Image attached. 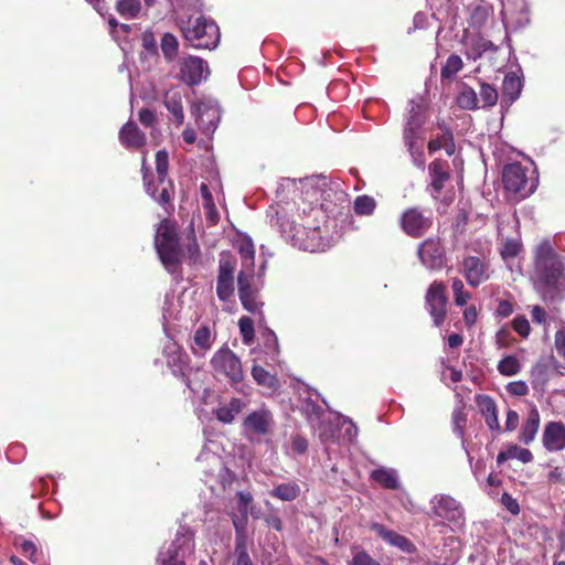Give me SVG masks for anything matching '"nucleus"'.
<instances>
[{"label": "nucleus", "mask_w": 565, "mask_h": 565, "mask_svg": "<svg viewBox=\"0 0 565 565\" xmlns=\"http://www.w3.org/2000/svg\"><path fill=\"white\" fill-rule=\"evenodd\" d=\"M531 279L545 298L565 297V257L558 255L547 241L535 248Z\"/></svg>", "instance_id": "obj_1"}, {"label": "nucleus", "mask_w": 565, "mask_h": 565, "mask_svg": "<svg viewBox=\"0 0 565 565\" xmlns=\"http://www.w3.org/2000/svg\"><path fill=\"white\" fill-rule=\"evenodd\" d=\"M179 25L184 40L193 49L214 50L220 43V28L211 18L190 17L186 21H181Z\"/></svg>", "instance_id": "obj_2"}, {"label": "nucleus", "mask_w": 565, "mask_h": 565, "mask_svg": "<svg viewBox=\"0 0 565 565\" xmlns=\"http://www.w3.org/2000/svg\"><path fill=\"white\" fill-rule=\"evenodd\" d=\"M502 182L505 191L518 196V199L527 198L537 186L534 171L529 170L519 162L509 163L504 167Z\"/></svg>", "instance_id": "obj_3"}, {"label": "nucleus", "mask_w": 565, "mask_h": 565, "mask_svg": "<svg viewBox=\"0 0 565 565\" xmlns=\"http://www.w3.org/2000/svg\"><path fill=\"white\" fill-rule=\"evenodd\" d=\"M275 426L273 412L263 404L243 418L242 434L248 441L259 443L273 435Z\"/></svg>", "instance_id": "obj_4"}, {"label": "nucleus", "mask_w": 565, "mask_h": 565, "mask_svg": "<svg viewBox=\"0 0 565 565\" xmlns=\"http://www.w3.org/2000/svg\"><path fill=\"white\" fill-rule=\"evenodd\" d=\"M156 248L166 268L175 270L181 258L179 238L173 225L169 221H162L157 230Z\"/></svg>", "instance_id": "obj_5"}, {"label": "nucleus", "mask_w": 565, "mask_h": 565, "mask_svg": "<svg viewBox=\"0 0 565 565\" xmlns=\"http://www.w3.org/2000/svg\"><path fill=\"white\" fill-rule=\"evenodd\" d=\"M194 532L186 526H180L175 539L166 551L158 555L159 565H184L186 557L194 553Z\"/></svg>", "instance_id": "obj_6"}, {"label": "nucleus", "mask_w": 565, "mask_h": 565, "mask_svg": "<svg viewBox=\"0 0 565 565\" xmlns=\"http://www.w3.org/2000/svg\"><path fill=\"white\" fill-rule=\"evenodd\" d=\"M404 141L424 140L423 126L426 122V107L422 99H411L404 117Z\"/></svg>", "instance_id": "obj_7"}, {"label": "nucleus", "mask_w": 565, "mask_h": 565, "mask_svg": "<svg viewBox=\"0 0 565 565\" xmlns=\"http://www.w3.org/2000/svg\"><path fill=\"white\" fill-rule=\"evenodd\" d=\"M211 364L213 370L226 376L232 383H238L243 380L244 373L239 358L228 348H221L217 350Z\"/></svg>", "instance_id": "obj_8"}, {"label": "nucleus", "mask_w": 565, "mask_h": 565, "mask_svg": "<svg viewBox=\"0 0 565 565\" xmlns=\"http://www.w3.org/2000/svg\"><path fill=\"white\" fill-rule=\"evenodd\" d=\"M399 224L402 230L411 237L423 236L433 225L431 212L411 207L401 215Z\"/></svg>", "instance_id": "obj_9"}, {"label": "nucleus", "mask_w": 565, "mask_h": 565, "mask_svg": "<svg viewBox=\"0 0 565 565\" xmlns=\"http://www.w3.org/2000/svg\"><path fill=\"white\" fill-rule=\"evenodd\" d=\"M430 504L436 516L452 523L456 527L463 524V509L452 497L447 494L435 495L430 500Z\"/></svg>", "instance_id": "obj_10"}, {"label": "nucleus", "mask_w": 565, "mask_h": 565, "mask_svg": "<svg viewBox=\"0 0 565 565\" xmlns=\"http://www.w3.org/2000/svg\"><path fill=\"white\" fill-rule=\"evenodd\" d=\"M218 448V445L214 440H207L201 454L198 456L196 461L198 463H203L206 460L212 463L214 470H216L215 477L225 489L233 483L235 475L224 466L221 456L217 454Z\"/></svg>", "instance_id": "obj_11"}, {"label": "nucleus", "mask_w": 565, "mask_h": 565, "mask_svg": "<svg viewBox=\"0 0 565 565\" xmlns=\"http://www.w3.org/2000/svg\"><path fill=\"white\" fill-rule=\"evenodd\" d=\"M422 264L430 269H441L446 265V252L439 238L429 237L419 244L417 250Z\"/></svg>", "instance_id": "obj_12"}, {"label": "nucleus", "mask_w": 565, "mask_h": 565, "mask_svg": "<svg viewBox=\"0 0 565 565\" xmlns=\"http://www.w3.org/2000/svg\"><path fill=\"white\" fill-rule=\"evenodd\" d=\"M235 264L236 260L230 253L221 254L216 292L222 300H226L234 291Z\"/></svg>", "instance_id": "obj_13"}, {"label": "nucleus", "mask_w": 565, "mask_h": 565, "mask_svg": "<svg viewBox=\"0 0 565 565\" xmlns=\"http://www.w3.org/2000/svg\"><path fill=\"white\" fill-rule=\"evenodd\" d=\"M205 61L196 56H186L180 61V79L188 85H198L209 75Z\"/></svg>", "instance_id": "obj_14"}, {"label": "nucleus", "mask_w": 565, "mask_h": 565, "mask_svg": "<svg viewBox=\"0 0 565 565\" xmlns=\"http://www.w3.org/2000/svg\"><path fill=\"white\" fill-rule=\"evenodd\" d=\"M542 444L548 452L564 450L565 425L562 422H548L543 429Z\"/></svg>", "instance_id": "obj_15"}, {"label": "nucleus", "mask_w": 565, "mask_h": 565, "mask_svg": "<svg viewBox=\"0 0 565 565\" xmlns=\"http://www.w3.org/2000/svg\"><path fill=\"white\" fill-rule=\"evenodd\" d=\"M463 275L468 284L478 287L489 279L488 265L476 256H468L462 262Z\"/></svg>", "instance_id": "obj_16"}, {"label": "nucleus", "mask_w": 565, "mask_h": 565, "mask_svg": "<svg viewBox=\"0 0 565 565\" xmlns=\"http://www.w3.org/2000/svg\"><path fill=\"white\" fill-rule=\"evenodd\" d=\"M334 415L340 414L328 412L327 416L320 423H317L316 427H312L317 431L321 444L326 447L340 440L341 423L334 418Z\"/></svg>", "instance_id": "obj_17"}, {"label": "nucleus", "mask_w": 565, "mask_h": 565, "mask_svg": "<svg viewBox=\"0 0 565 565\" xmlns=\"http://www.w3.org/2000/svg\"><path fill=\"white\" fill-rule=\"evenodd\" d=\"M238 253L242 259V269L239 270L237 280L243 284L244 279L254 278V260L255 248L250 238L245 237L237 242Z\"/></svg>", "instance_id": "obj_18"}, {"label": "nucleus", "mask_w": 565, "mask_h": 565, "mask_svg": "<svg viewBox=\"0 0 565 565\" xmlns=\"http://www.w3.org/2000/svg\"><path fill=\"white\" fill-rule=\"evenodd\" d=\"M445 286L440 282H434L426 295L428 311L433 318H445L446 313Z\"/></svg>", "instance_id": "obj_19"}, {"label": "nucleus", "mask_w": 565, "mask_h": 565, "mask_svg": "<svg viewBox=\"0 0 565 565\" xmlns=\"http://www.w3.org/2000/svg\"><path fill=\"white\" fill-rule=\"evenodd\" d=\"M280 232L282 236L289 241L294 246L303 250H313L315 246L311 243L306 242L305 234L306 228L295 222L284 220L280 224Z\"/></svg>", "instance_id": "obj_20"}, {"label": "nucleus", "mask_w": 565, "mask_h": 565, "mask_svg": "<svg viewBox=\"0 0 565 565\" xmlns=\"http://www.w3.org/2000/svg\"><path fill=\"white\" fill-rule=\"evenodd\" d=\"M428 171L431 180V196L434 199H438L445 188L446 182H448L450 179L448 163L446 161L435 160L429 164Z\"/></svg>", "instance_id": "obj_21"}, {"label": "nucleus", "mask_w": 565, "mask_h": 565, "mask_svg": "<svg viewBox=\"0 0 565 565\" xmlns=\"http://www.w3.org/2000/svg\"><path fill=\"white\" fill-rule=\"evenodd\" d=\"M119 140L127 149H138L146 143V135L132 122H126L119 131Z\"/></svg>", "instance_id": "obj_22"}, {"label": "nucleus", "mask_w": 565, "mask_h": 565, "mask_svg": "<svg viewBox=\"0 0 565 565\" xmlns=\"http://www.w3.org/2000/svg\"><path fill=\"white\" fill-rule=\"evenodd\" d=\"M216 333L214 329V324H202L195 331L193 335V345L192 350L195 354H204L207 350L211 349L213 342L215 341Z\"/></svg>", "instance_id": "obj_23"}, {"label": "nucleus", "mask_w": 565, "mask_h": 565, "mask_svg": "<svg viewBox=\"0 0 565 565\" xmlns=\"http://www.w3.org/2000/svg\"><path fill=\"white\" fill-rule=\"evenodd\" d=\"M522 81L516 73H508L502 83L501 104L512 105L521 95Z\"/></svg>", "instance_id": "obj_24"}, {"label": "nucleus", "mask_w": 565, "mask_h": 565, "mask_svg": "<svg viewBox=\"0 0 565 565\" xmlns=\"http://www.w3.org/2000/svg\"><path fill=\"white\" fill-rule=\"evenodd\" d=\"M300 184L305 200L310 204H315L321 199L327 180L324 177H311L300 180Z\"/></svg>", "instance_id": "obj_25"}, {"label": "nucleus", "mask_w": 565, "mask_h": 565, "mask_svg": "<svg viewBox=\"0 0 565 565\" xmlns=\"http://www.w3.org/2000/svg\"><path fill=\"white\" fill-rule=\"evenodd\" d=\"M541 423V417L539 409L536 407H532L527 414L525 422L522 424L519 439L521 443L529 445L531 444L539 431Z\"/></svg>", "instance_id": "obj_26"}, {"label": "nucleus", "mask_w": 565, "mask_h": 565, "mask_svg": "<svg viewBox=\"0 0 565 565\" xmlns=\"http://www.w3.org/2000/svg\"><path fill=\"white\" fill-rule=\"evenodd\" d=\"M372 530L375 531V533L379 536H381L384 541H386L393 546L398 547L403 552L412 553L415 548L413 543L405 536L399 535L394 531L386 530L383 525L379 523H374L372 525Z\"/></svg>", "instance_id": "obj_27"}, {"label": "nucleus", "mask_w": 565, "mask_h": 565, "mask_svg": "<svg viewBox=\"0 0 565 565\" xmlns=\"http://www.w3.org/2000/svg\"><path fill=\"white\" fill-rule=\"evenodd\" d=\"M182 97L180 89L172 88L166 93L163 98L166 108L173 116L178 126L182 125L184 120Z\"/></svg>", "instance_id": "obj_28"}, {"label": "nucleus", "mask_w": 565, "mask_h": 565, "mask_svg": "<svg viewBox=\"0 0 565 565\" xmlns=\"http://www.w3.org/2000/svg\"><path fill=\"white\" fill-rule=\"evenodd\" d=\"M246 406L245 401L233 397L227 404L215 409V416L221 423L231 424Z\"/></svg>", "instance_id": "obj_29"}, {"label": "nucleus", "mask_w": 565, "mask_h": 565, "mask_svg": "<svg viewBox=\"0 0 565 565\" xmlns=\"http://www.w3.org/2000/svg\"><path fill=\"white\" fill-rule=\"evenodd\" d=\"M234 527L236 531V544H235V559L233 565H254L246 547V539L243 533V525L237 521H234Z\"/></svg>", "instance_id": "obj_30"}, {"label": "nucleus", "mask_w": 565, "mask_h": 565, "mask_svg": "<svg viewBox=\"0 0 565 565\" xmlns=\"http://www.w3.org/2000/svg\"><path fill=\"white\" fill-rule=\"evenodd\" d=\"M252 280L253 279H244L243 284H241L239 280H237L239 298L247 311H249L253 315H260V307L263 306V303L257 302L254 297L250 287Z\"/></svg>", "instance_id": "obj_31"}, {"label": "nucleus", "mask_w": 565, "mask_h": 565, "mask_svg": "<svg viewBox=\"0 0 565 565\" xmlns=\"http://www.w3.org/2000/svg\"><path fill=\"white\" fill-rule=\"evenodd\" d=\"M252 376L259 386H263L271 392H276L279 388V381L276 374L266 371L258 364L253 365Z\"/></svg>", "instance_id": "obj_32"}, {"label": "nucleus", "mask_w": 565, "mask_h": 565, "mask_svg": "<svg viewBox=\"0 0 565 565\" xmlns=\"http://www.w3.org/2000/svg\"><path fill=\"white\" fill-rule=\"evenodd\" d=\"M371 479L386 489L398 488V475L395 469L392 468H379L371 472Z\"/></svg>", "instance_id": "obj_33"}, {"label": "nucleus", "mask_w": 565, "mask_h": 565, "mask_svg": "<svg viewBox=\"0 0 565 565\" xmlns=\"http://www.w3.org/2000/svg\"><path fill=\"white\" fill-rule=\"evenodd\" d=\"M301 408L311 427H316V424L320 423L322 418L327 416V412L310 397L303 399Z\"/></svg>", "instance_id": "obj_34"}, {"label": "nucleus", "mask_w": 565, "mask_h": 565, "mask_svg": "<svg viewBox=\"0 0 565 565\" xmlns=\"http://www.w3.org/2000/svg\"><path fill=\"white\" fill-rule=\"evenodd\" d=\"M160 49L168 62L175 60L179 52V41L177 36L169 32L164 33L160 41Z\"/></svg>", "instance_id": "obj_35"}, {"label": "nucleus", "mask_w": 565, "mask_h": 565, "mask_svg": "<svg viewBox=\"0 0 565 565\" xmlns=\"http://www.w3.org/2000/svg\"><path fill=\"white\" fill-rule=\"evenodd\" d=\"M478 96L473 88L463 85L458 97L457 104L461 109L473 110L478 108Z\"/></svg>", "instance_id": "obj_36"}, {"label": "nucleus", "mask_w": 565, "mask_h": 565, "mask_svg": "<svg viewBox=\"0 0 565 565\" xmlns=\"http://www.w3.org/2000/svg\"><path fill=\"white\" fill-rule=\"evenodd\" d=\"M116 10L122 18L135 19L141 11V2L140 0H117Z\"/></svg>", "instance_id": "obj_37"}, {"label": "nucleus", "mask_w": 565, "mask_h": 565, "mask_svg": "<svg viewBox=\"0 0 565 565\" xmlns=\"http://www.w3.org/2000/svg\"><path fill=\"white\" fill-rule=\"evenodd\" d=\"M299 493L300 488L296 483H281L271 491V495L284 501H292Z\"/></svg>", "instance_id": "obj_38"}, {"label": "nucleus", "mask_w": 565, "mask_h": 565, "mask_svg": "<svg viewBox=\"0 0 565 565\" xmlns=\"http://www.w3.org/2000/svg\"><path fill=\"white\" fill-rule=\"evenodd\" d=\"M423 142L424 140H411V142L408 140L404 141L411 157L413 158L414 164L422 170L425 168Z\"/></svg>", "instance_id": "obj_39"}, {"label": "nucleus", "mask_w": 565, "mask_h": 565, "mask_svg": "<svg viewBox=\"0 0 565 565\" xmlns=\"http://www.w3.org/2000/svg\"><path fill=\"white\" fill-rule=\"evenodd\" d=\"M463 67L461 57L457 54H451L447 58L445 65L440 70L441 78H452Z\"/></svg>", "instance_id": "obj_40"}, {"label": "nucleus", "mask_w": 565, "mask_h": 565, "mask_svg": "<svg viewBox=\"0 0 565 565\" xmlns=\"http://www.w3.org/2000/svg\"><path fill=\"white\" fill-rule=\"evenodd\" d=\"M376 207V202L372 196L359 195L354 200L353 209L358 215H371Z\"/></svg>", "instance_id": "obj_41"}, {"label": "nucleus", "mask_w": 565, "mask_h": 565, "mask_svg": "<svg viewBox=\"0 0 565 565\" xmlns=\"http://www.w3.org/2000/svg\"><path fill=\"white\" fill-rule=\"evenodd\" d=\"M498 370L504 376H513L521 371V364L515 356L508 355L499 362Z\"/></svg>", "instance_id": "obj_42"}, {"label": "nucleus", "mask_w": 565, "mask_h": 565, "mask_svg": "<svg viewBox=\"0 0 565 565\" xmlns=\"http://www.w3.org/2000/svg\"><path fill=\"white\" fill-rule=\"evenodd\" d=\"M479 95L483 108L494 106L499 97L497 89L488 83H481Z\"/></svg>", "instance_id": "obj_43"}, {"label": "nucleus", "mask_w": 565, "mask_h": 565, "mask_svg": "<svg viewBox=\"0 0 565 565\" xmlns=\"http://www.w3.org/2000/svg\"><path fill=\"white\" fill-rule=\"evenodd\" d=\"M163 330L166 332V335L172 341L171 345L166 347L167 350H171L172 355L169 356L168 363L169 364H182V355L179 353V345L177 343V335L171 332V329L168 324L163 326Z\"/></svg>", "instance_id": "obj_44"}, {"label": "nucleus", "mask_w": 565, "mask_h": 565, "mask_svg": "<svg viewBox=\"0 0 565 565\" xmlns=\"http://www.w3.org/2000/svg\"><path fill=\"white\" fill-rule=\"evenodd\" d=\"M169 168V157L166 150H159L156 153V170L158 174V180L160 183H163Z\"/></svg>", "instance_id": "obj_45"}, {"label": "nucleus", "mask_w": 565, "mask_h": 565, "mask_svg": "<svg viewBox=\"0 0 565 565\" xmlns=\"http://www.w3.org/2000/svg\"><path fill=\"white\" fill-rule=\"evenodd\" d=\"M334 418L341 423L340 428L344 429L342 437L348 441H353L358 436V427L355 424L350 418L342 415H334Z\"/></svg>", "instance_id": "obj_46"}, {"label": "nucleus", "mask_w": 565, "mask_h": 565, "mask_svg": "<svg viewBox=\"0 0 565 565\" xmlns=\"http://www.w3.org/2000/svg\"><path fill=\"white\" fill-rule=\"evenodd\" d=\"M237 498H238V510L239 512L242 513V519H233V522L234 521H237L241 525H243V529L245 527V522L247 520V510H248V505L250 504L252 500H253V497L250 493L248 492H243V491H239L237 492Z\"/></svg>", "instance_id": "obj_47"}, {"label": "nucleus", "mask_w": 565, "mask_h": 565, "mask_svg": "<svg viewBox=\"0 0 565 565\" xmlns=\"http://www.w3.org/2000/svg\"><path fill=\"white\" fill-rule=\"evenodd\" d=\"M348 565H381V564L365 551L354 547L352 559L348 563Z\"/></svg>", "instance_id": "obj_48"}, {"label": "nucleus", "mask_w": 565, "mask_h": 565, "mask_svg": "<svg viewBox=\"0 0 565 565\" xmlns=\"http://www.w3.org/2000/svg\"><path fill=\"white\" fill-rule=\"evenodd\" d=\"M451 288L454 291L455 302L458 306H463L467 303L468 299L470 298L469 292L465 291L463 282L455 278L451 284Z\"/></svg>", "instance_id": "obj_49"}, {"label": "nucleus", "mask_w": 565, "mask_h": 565, "mask_svg": "<svg viewBox=\"0 0 565 565\" xmlns=\"http://www.w3.org/2000/svg\"><path fill=\"white\" fill-rule=\"evenodd\" d=\"M508 455L511 457V459H518L523 463H527L533 460V455L529 449L521 448L516 445L508 447Z\"/></svg>", "instance_id": "obj_50"}, {"label": "nucleus", "mask_w": 565, "mask_h": 565, "mask_svg": "<svg viewBox=\"0 0 565 565\" xmlns=\"http://www.w3.org/2000/svg\"><path fill=\"white\" fill-rule=\"evenodd\" d=\"M308 449V441L307 439L299 435H292L290 438V445H289V451L292 455H302Z\"/></svg>", "instance_id": "obj_51"}, {"label": "nucleus", "mask_w": 565, "mask_h": 565, "mask_svg": "<svg viewBox=\"0 0 565 565\" xmlns=\"http://www.w3.org/2000/svg\"><path fill=\"white\" fill-rule=\"evenodd\" d=\"M254 320H239V331L243 342L250 345L255 335Z\"/></svg>", "instance_id": "obj_52"}, {"label": "nucleus", "mask_w": 565, "mask_h": 565, "mask_svg": "<svg viewBox=\"0 0 565 565\" xmlns=\"http://www.w3.org/2000/svg\"><path fill=\"white\" fill-rule=\"evenodd\" d=\"M466 415L461 409H455L452 413L454 431L459 437H463V428L466 425Z\"/></svg>", "instance_id": "obj_53"}, {"label": "nucleus", "mask_w": 565, "mask_h": 565, "mask_svg": "<svg viewBox=\"0 0 565 565\" xmlns=\"http://www.w3.org/2000/svg\"><path fill=\"white\" fill-rule=\"evenodd\" d=\"M477 402L484 417L497 413L495 403L491 397L484 395L478 396Z\"/></svg>", "instance_id": "obj_54"}, {"label": "nucleus", "mask_w": 565, "mask_h": 565, "mask_svg": "<svg viewBox=\"0 0 565 565\" xmlns=\"http://www.w3.org/2000/svg\"><path fill=\"white\" fill-rule=\"evenodd\" d=\"M19 546L21 548L22 554L25 557H28L33 564H36L39 562L38 555H36L38 548H36V545L32 541L24 540L20 543Z\"/></svg>", "instance_id": "obj_55"}, {"label": "nucleus", "mask_w": 565, "mask_h": 565, "mask_svg": "<svg viewBox=\"0 0 565 565\" xmlns=\"http://www.w3.org/2000/svg\"><path fill=\"white\" fill-rule=\"evenodd\" d=\"M507 392L513 396H525L529 394V386L524 381L510 382Z\"/></svg>", "instance_id": "obj_56"}, {"label": "nucleus", "mask_w": 565, "mask_h": 565, "mask_svg": "<svg viewBox=\"0 0 565 565\" xmlns=\"http://www.w3.org/2000/svg\"><path fill=\"white\" fill-rule=\"evenodd\" d=\"M264 338V352L279 351L278 339L274 331L267 329L263 333Z\"/></svg>", "instance_id": "obj_57"}, {"label": "nucleus", "mask_w": 565, "mask_h": 565, "mask_svg": "<svg viewBox=\"0 0 565 565\" xmlns=\"http://www.w3.org/2000/svg\"><path fill=\"white\" fill-rule=\"evenodd\" d=\"M462 379V373L452 366H447L441 373V380L449 385L450 383H457Z\"/></svg>", "instance_id": "obj_58"}, {"label": "nucleus", "mask_w": 565, "mask_h": 565, "mask_svg": "<svg viewBox=\"0 0 565 565\" xmlns=\"http://www.w3.org/2000/svg\"><path fill=\"white\" fill-rule=\"evenodd\" d=\"M142 46L143 49L150 53L156 54L157 53V40L154 38V34L151 31H145L141 36Z\"/></svg>", "instance_id": "obj_59"}, {"label": "nucleus", "mask_w": 565, "mask_h": 565, "mask_svg": "<svg viewBox=\"0 0 565 565\" xmlns=\"http://www.w3.org/2000/svg\"><path fill=\"white\" fill-rule=\"evenodd\" d=\"M495 312L500 317H509L513 313V303L508 299H497Z\"/></svg>", "instance_id": "obj_60"}, {"label": "nucleus", "mask_w": 565, "mask_h": 565, "mask_svg": "<svg viewBox=\"0 0 565 565\" xmlns=\"http://www.w3.org/2000/svg\"><path fill=\"white\" fill-rule=\"evenodd\" d=\"M138 118L146 127H151L157 119L154 111L149 108H142L138 114Z\"/></svg>", "instance_id": "obj_61"}, {"label": "nucleus", "mask_w": 565, "mask_h": 565, "mask_svg": "<svg viewBox=\"0 0 565 565\" xmlns=\"http://www.w3.org/2000/svg\"><path fill=\"white\" fill-rule=\"evenodd\" d=\"M475 50L477 51V55L473 58L480 57L482 53L489 50H495V46L490 40L479 38L475 43Z\"/></svg>", "instance_id": "obj_62"}, {"label": "nucleus", "mask_w": 565, "mask_h": 565, "mask_svg": "<svg viewBox=\"0 0 565 565\" xmlns=\"http://www.w3.org/2000/svg\"><path fill=\"white\" fill-rule=\"evenodd\" d=\"M519 250H520V245L516 242L508 241L503 245V248L501 250V255H502L503 258L514 257V256L518 255Z\"/></svg>", "instance_id": "obj_63"}, {"label": "nucleus", "mask_w": 565, "mask_h": 565, "mask_svg": "<svg viewBox=\"0 0 565 565\" xmlns=\"http://www.w3.org/2000/svg\"><path fill=\"white\" fill-rule=\"evenodd\" d=\"M554 344L557 353L565 358V327L556 332Z\"/></svg>", "instance_id": "obj_64"}]
</instances>
